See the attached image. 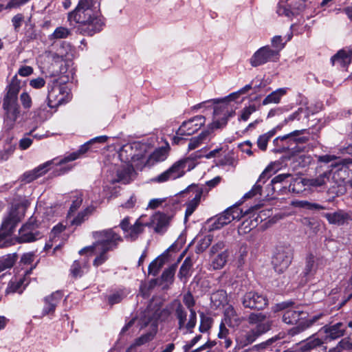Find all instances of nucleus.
Returning a JSON list of instances; mask_svg holds the SVG:
<instances>
[{
    "instance_id": "nucleus-56",
    "label": "nucleus",
    "mask_w": 352,
    "mask_h": 352,
    "mask_svg": "<svg viewBox=\"0 0 352 352\" xmlns=\"http://www.w3.org/2000/svg\"><path fill=\"white\" fill-rule=\"evenodd\" d=\"M350 164H352V158L341 159L338 157V160L333 162L331 165L329 166V167H330L331 169L336 168L338 170H340L343 167L348 166Z\"/></svg>"
},
{
    "instance_id": "nucleus-15",
    "label": "nucleus",
    "mask_w": 352,
    "mask_h": 352,
    "mask_svg": "<svg viewBox=\"0 0 352 352\" xmlns=\"http://www.w3.org/2000/svg\"><path fill=\"white\" fill-rule=\"evenodd\" d=\"M269 331V325L261 324L257 328L240 333L236 338L235 349H241L253 343L258 336Z\"/></svg>"
},
{
    "instance_id": "nucleus-61",
    "label": "nucleus",
    "mask_w": 352,
    "mask_h": 352,
    "mask_svg": "<svg viewBox=\"0 0 352 352\" xmlns=\"http://www.w3.org/2000/svg\"><path fill=\"white\" fill-rule=\"evenodd\" d=\"M219 300V305H220L221 303L225 302L227 299V294H226V292L221 289V290H218L216 292L213 293L211 296V300L213 301V300Z\"/></svg>"
},
{
    "instance_id": "nucleus-27",
    "label": "nucleus",
    "mask_w": 352,
    "mask_h": 352,
    "mask_svg": "<svg viewBox=\"0 0 352 352\" xmlns=\"http://www.w3.org/2000/svg\"><path fill=\"white\" fill-rule=\"evenodd\" d=\"M324 343V340L314 334L298 343L296 344V351L297 352H309L321 346Z\"/></svg>"
},
{
    "instance_id": "nucleus-52",
    "label": "nucleus",
    "mask_w": 352,
    "mask_h": 352,
    "mask_svg": "<svg viewBox=\"0 0 352 352\" xmlns=\"http://www.w3.org/2000/svg\"><path fill=\"white\" fill-rule=\"evenodd\" d=\"M212 241V236L210 234L206 235L200 239L197 245L196 250L197 252H202L206 250Z\"/></svg>"
},
{
    "instance_id": "nucleus-42",
    "label": "nucleus",
    "mask_w": 352,
    "mask_h": 352,
    "mask_svg": "<svg viewBox=\"0 0 352 352\" xmlns=\"http://www.w3.org/2000/svg\"><path fill=\"white\" fill-rule=\"evenodd\" d=\"M96 207L97 205L94 206V204H91L84 210L78 212V214L75 217H74L72 220H71L72 224L75 226H80L82 223L88 219L89 217L94 212Z\"/></svg>"
},
{
    "instance_id": "nucleus-34",
    "label": "nucleus",
    "mask_w": 352,
    "mask_h": 352,
    "mask_svg": "<svg viewBox=\"0 0 352 352\" xmlns=\"http://www.w3.org/2000/svg\"><path fill=\"white\" fill-rule=\"evenodd\" d=\"M146 223H143L140 219L136 220L135 223L124 234V238L129 241H135L143 232Z\"/></svg>"
},
{
    "instance_id": "nucleus-1",
    "label": "nucleus",
    "mask_w": 352,
    "mask_h": 352,
    "mask_svg": "<svg viewBox=\"0 0 352 352\" xmlns=\"http://www.w3.org/2000/svg\"><path fill=\"white\" fill-rule=\"evenodd\" d=\"M68 21L80 24V32L93 36L104 28V18L100 12V0H79L76 8L68 14Z\"/></svg>"
},
{
    "instance_id": "nucleus-20",
    "label": "nucleus",
    "mask_w": 352,
    "mask_h": 352,
    "mask_svg": "<svg viewBox=\"0 0 352 352\" xmlns=\"http://www.w3.org/2000/svg\"><path fill=\"white\" fill-rule=\"evenodd\" d=\"M275 173L276 170L272 164L267 166L262 172L252 188L245 194L244 198H251L258 195L261 196L263 195V192L262 185L264 184Z\"/></svg>"
},
{
    "instance_id": "nucleus-59",
    "label": "nucleus",
    "mask_w": 352,
    "mask_h": 352,
    "mask_svg": "<svg viewBox=\"0 0 352 352\" xmlns=\"http://www.w3.org/2000/svg\"><path fill=\"white\" fill-rule=\"evenodd\" d=\"M298 206L309 210H323L325 208L320 204L310 203L307 201H300L298 203Z\"/></svg>"
},
{
    "instance_id": "nucleus-38",
    "label": "nucleus",
    "mask_w": 352,
    "mask_h": 352,
    "mask_svg": "<svg viewBox=\"0 0 352 352\" xmlns=\"http://www.w3.org/2000/svg\"><path fill=\"white\" fill-rule=\"evenodd\" d=\"M288 89L287 87H283L272 91L263 99L262 104L267 105L272 103H279L281 98L287 93Z\"/></svg>"
},
{
    "instance_id": "nucleus-2",
    "label": "nucleus",
    "mask_w": 352,
    "mask_h": 352,
    "mask_svg": "<svg viewBox=\"0 0 352 352\" xmlns=\"http://www.w3.org/2000/svg\"><path fill=\"white\" fill-rule=\"evenodd\" d=\"M294 304L292 300L284 301L276 304L274 308L275 311L287 309L283 315V321L287 324H296L288 331V335L291 336L304 332L322 316L319 314L311 319H307V314L301 310L299 307H293Z\"/></svg>"
},
{
    "instance_id": "nucleus-43",
    "label": "nucleus",
    "mask_w": 352,
    "mask_h": 352,
    "mask_svg": "<svg viewBox=\"0 0 352 352\" xmlns=\"http://www.w3.org/2000/svg\"><path fill=\"white\" fill-rule=\"evenodd\" d=\"M192 267V261L190 257H187L182 264L178 274L179 278L186 283L190 276V270Z\"/></svg>"
},
{
    "instance_id": "nucleus-30",
    "label": "nucleus",
    "mask_w": 352,
    "mask_h": 352,
    "mask_svg": "<svg viewBox=\"0 0 352 352\" xmlns=\"http://www.w3.org/2000/svg\"><path fill=\"white\" fill-rule=\"evenodd\" d=\"M331 224L342 226L352 221L351 215L343 210H338L333 213H325L323 215Z\"/></svg>"
},
{
    "instance_id": "nucleus-63",
    "label": "nucleus",
    "mask_w": 352,
    "mask_h": 352,
    "mask_svg": "<svg viewBox=\"0 0 352 352\" xmlns=\"http://www.w3.org/2000/svg\"><path fill=\"white\" fill-rule=\"evenodd\" d=\"M239 146L242 152L250 156L253 155L254 151L251 149L252 143L250 140L243 142V143L240 144Z\"/></svg>"
},
{
    "instance_id": "nucleus-32",
    "label": "nucleus",
    "mask_w": 352,
    "mask_h": 352,
    "mask_svg": "<svg viewBox=\"0 0 352 352\" xmlns=\"http://www.w3.org/2000/svg\"><path fill=\"white\" fill-rule=\"evenodd\" d=\"M88 263L89 258L86 257L74 261L70 267V274L72 277L77 278L82 276L87 272Z\"/></svg>"
},
{
    "instance_id": "nucleus-48",
    "label": "nucleus",
    "mask_w": 352,
    "mask_h": 352,
    "mask_svg": "<svg viewBox=\"0 0 352 352\" xmlns=\"http://www.w3.org/2000/svg\"><path fill=\"white\" fill-rule=\"evenodd\" d=\"M212 319L206 316L203 312L200 313V324L199 330L201 333L207 332L212 327Z\"/></svg>"
},
{
    "instance_id": "nucleus-39",
    "label": "nucleus",
    "mask_w": 352,
    "mask_h": 352,
    "mask_svg": "<svg viewBox=\"0 0 352 352\" xmlns=\"http://www.w3.org/2000/svg\"><path fill=\"white\" fill-rule=\"evenodd\" d=\"M168 155V149L160 147L155 149L151 154H147L146 165L150 166L155 162L164 161Z\"/></svg>"
},
{
    "instance_id": "nucleus-47",
    "label": "nucleus",
    "mask_w": 352,
    "mask_h": 352,
    "mask_svg": "<svg viewBox=\"0 0 352 352\" xmlns=\"http://www.w3.org/2000/svg\"><path fill=\"white\" fill-rule=\"evenodd\" d=\"M248 322L250 324H256L254 328H257L261 324H267L269 325V330L271 328V322L267 320L265 316L262 314H251L248 318Z\"/></svg>"
},
{
    "instance_id": "nucleus-13",
    "label": "nucleus",
    "mask_w": 352,
    "mask_h": 352,
    "mask_svg": "<svg viewBox=\"0 0 352 352\" xmlns=\"http://www.w3.org/2000/svg\"><path fill=\"white\" fill-rule=\"evenodd\" d=\"M190 162V161L188 158L180 160L175 162L168 169L155 177L153 181L163 183L182 177L184 175L185 170Z\"/></svg>"
},
{
    "instance_id": "nucleus-4",
    "label": "nucleus",
    "mask_w": 352,
    "mask_h": 352,
    "mask_svg": "<svg viewBox=\"0 0 352 352\" xmlns=\"http://www.w3.org/2000/svg\"><path fill=\"white\" fill-rule=\"evenodd\" d=\"M30 202L25 197L14 201L9 210L8 214L4 218L0 230V248L10 245L6 237L11 234L16 225L24 217L26 209Z\"/></svg>"
},
{
    "instance_id": "nucleus-40",
    "label": "nucleus",
    "mask_w": 352,
    "mask_h": 352,
    "mask_svg": "<svg viewBox=\"0 0 352 352\" xmlns=\"http://www.w3.org/2000/svg\"><path fill=\"white\" fill-rule=\"evenodd\" d=\"M91 143H89V141L85 144H82L78 151L76 152H73L66 156H65L63 159L60 160H57L56 165L61 166L63 164L67 163L69 162H72L78 159L80 155L85 153L90 148Z\"/></svg>"
},
{
    "instance_id": "nucleus-45",
    "label": "nucleus",
    "mask_w": 352,
    "mask_h": 352,
    "mask_svg": "<svg viewBox=\"0 0 352 352\" xmlns=\"http://www.w3.org/2000/svg\"><path fill=\"white\" fill-rule=\"evenodd\" d=\"M177 268V264L175 263L171 265L167 269L164 270L161 276L162 281L168 284H172L174 280L175 274Z\"/></svg>"
},
{
    "instance_id": "nucleus-3",
    "label": "nucleus",
    "mask_w": 352,
    "mask_h": 352,
    "mask_svg": "<svg viewBox=\"0 0 352 352\" xmlns=\"http://www.w3.org/2000/svg\"><path fill=\"white\" fill-rule=\"evenodd\" d=\"M20 89L21 82L15 76L6 88V93L3 96L2 103V107L5 111V128L8 131L13 129L20 115V106L18 102Z\"/></svg>"
},
{
    "instance_id": "nucleus-12",
    "label": "nucleus",
    "mask_w": 352,
    "mask_h": 352,
    "mask_svg": "<svg viewBox=\"0 0 352 352\" xmlns=\"http://www.w3.org/2000/svg\"><path fill=\"white\" fill-rule=\"evenodd\" d=\"M243 215V211L238 206H232L212 219L211 230H219L233 220H239Z\"/></svg>"
},
{
    "instance_id": "nucleus-57",
    "label": "nucleus",
    "mask_w": 352,
    "mask_h": 352,
    "mask_svg": "<svg viewBox=\"0 0 352 352\" xmlns=\"http://www.w3.org/2000/svg\"><path fill=\"white\" fill-rule=\"evenodd\" d=\"M276 12L279 16H284L289 19H292L294 16V12L290 8L280 4L278 5Z\"/></svg>"
},
{
    "instance_id": "nucleus-9",
    "label": "nucleus",
    "mask_w": 352,
    "mask_h": 352,
    "mask_svg": "<svg viewBox=\"0 0 352 352\" xmlns=\"http://www.w3.org/2000/svg\"><path fill=\"white\" fill-rule=\"evenodd\" d=\"M48 89L47 105L51 109L65 104L71 99L67 86L61 85L57 80H54L52 85H49Z\"/></svg>"
},
{
    "instance_id": "nucleus-46",
    "label": "nucleus",
    "mask_w": 352,
    "mask_h": 352,
    "mask_svg": "<svg viewBox=\"0 0 352 352\" xmlns=\"http://www.w3.org/2000/svg\"><path fill=\"white\" fill-rule=\"evenodd\" d=\"M35 258V254L33 252H28L25 254H23V256L21 258V263L23 265H31V267L30 269L26 270L24 272L25 276L29 275L31 274L33 269H34L36 266V263L34 265H32L33 261Z\"/></svg>"
},
{
    "instance_id": "nucleus-64",
    "label": "nucleus",
    "mask_w": 352,
    "mask_h": 352,
    "mask_svg": "<svg viewBox=\"0 0 352 352\" xmlns=\"http://www.w3.org/2000/svg\"><path fill=\"white\" fill-rule=\"evenodd\" d=\"M339 347H340L342 351L344 350H351L352 349V341L349 338H344L342 339L338 343Z\"/></svg>"
},
{
    "instance_id": "nucleus-23",
    "label": "nucleus",
    "mask_w": 352,
    "mask_h": 352,
    "mask_svg": "<svg viewBox=\"0 0 352 352\" xmlns=\"http://www.w3.org/2000/svg\"><path fill=\"white\" fill-rule=\"evenodd\" d=\"M183 302L190 311V316L186 326L187 332L192 333H193V329L197 324V314L194 309L195 300L192 294L190 292H188L184 294L183 297Z\"/></svg>"
},
{
    "instance_id": "nucleus-60",
    "label": "nucleus",
    "mask_w": 352,
    "mask_h": 352,
    "mask_svg": "<svg viewBox=\"0 0 352 352\" xmlns=\"http://www.w3.org/2000/svg\"><path fill=\"white\" fill-rule=\"evenodd\" d=\"M318 162L324 163L326 164H328L330 163V165L338 160V157L334 155H319L317 157Z\"/></svg>"
},
{
    "instance_id": "nucleus-37",
    "label": "nucleus",
    "mask_w": 352,
    "mask_h": 352,
    "mask_svg": "<svg viewBox=\"0 0 352 352\" xmlns=\"http://www.w3.org/2000/svg\"><path fill=\"white\" fill-rule=\"evenodd\" d=\"M280 125H277L267 133L258 136L256 142L257 147L261 151H265L267 148V144L270 140L281 129Z\"/></svg>"
},
{
    "instance_id": "nucleus-36",
    "label": "nucleus",
    "mask_w": 352,
    "mask_h": 352,
    "mask_svg": "<svg viewBox=\"0 0 352 352\" xmlns=\"http://www.w3.org/2000/svg\"><path fill=\"white\" fill-rule=\"evenodd\" d=\"M175 316L178 320V329L185 330L184 333H190L187 332V311L183 305L179 302L175 309Z\"/></svg>"
},
{
    "instance_id": "nucleus-58",
    "label": "nucleus",
    "mask_w": 352,
    "mask_h": 352,
    "mask_svg": "<svg viewBox=\"0 0 352 352\" xmlns=\"http://www.w3.org/2000/svg\"><path fill=\"white\" fill-rule=\"evenodd\" d=\"M272 50H278V54L285 47V43H283V39L280 36H275L272 38Z\"/></svg>"
},
{
    "instance_id": "nucleus-44",
    "label": "nucleus",
    "mask_w": 352,
    "mask_h": 352,
    "mask_svg": "<svg viewBox=\"0 0 352 352\" xmlns=\"http://www.w3.org/2000/svg\"><path fill=\"white\" fill-rule=\"evenodd\" d=\"M228 253L227 250H223L221 253L218 254L216 257L214 258L211 263V267L214 270L221 269L226 263Z\"/></svg>"
},
{
    "instance_id": "nucleus-25",
    "label": "nucleus",
    "mask_w": 352,
    "mask_h": 352,
    "mask_svg": "<svg viewBox=\"0 0 352 352\" xmlns=\"http://www.w3.org/2000/svg\"><path fill=\"white\" fill-rule=\"evenodd\" d=\"M352 59V50L342 49L339 50L331 58L332 65L338 68L346 69Z\"/></svg>"
},
{
    "instance_id": "nucleus-29",
    "label": "nucleus",
    "mask_w": 352,
    "mask_h": 352,
    "mask_svg": "<svg viewBox=\"0 0 352 352\" xmlns=\"http://www.w3.org/2000/svg\"><path fill=\"white\" fill-rule=\"evenodd\" d=\"M16 146L14 135L8 133L4 139L3 149L0 151V162L9 159L15 151Z\"/></svg>"
},
{
    "instance_id": "nucleus-35",
    "label": "nucleus",
    "mask_w": 352,
    "mask_h": 352,
    "mask_svg": "<svg viewBox=\"0 0 352 352\" xmlns=\"http://www.w3.org/2000/svg\"><path fill=\"white\" fill-rule=\"evenodd\" d=\"M241 319L232 305L228 306L224 311V323L229 327H235L241 324Z\"/></svg>"
},
{
    "instance_id": "nucleus-7",
    "label": "nucleus",
    "mask_w": 352,
    "mask_h": 352,
    "mask_svg": "<svg viewBox=\"0 0 352 352\" xmlns=\"http://www.w3.org/2000/svg\"><path fill=\"white\" fill-rule=\"evenodd\" d=\"M116 227L104 229L93 233L96 245L100 246V250H104V252L113 250L123 241L122 237L116 232Z\"/></svg>"
},
{
    "instance_id": "nucleus-8",
    "label": "nucleus",
    "mask_w": 352,
    "mask_h": 352,
    "mask_svg": "<svg viewBox=\"0 0 352 352\" xmlns=\"http://www.w3.org/2000/svg\"><path fill=\"white\" fill-rule=\"evenodd\" d=\"M293 259V250L290 245L280 244L274 250L272 256V265L274 270L281 274L290 265Z\"/></svg>"
},
{
    "instance_id": "nucleus-21",
    "label": "nucleus",
    "mask_w": 352,
    "mask_h": 352,
    "mask_svg": "<svg viewBox=\"0 0 352 352\" xmlns=\"http://www.w3.org/2000/svg\"><path fill=\"white\" fill-rule=\"evenodd\" d=\"M56 163L57 159L55 158L52 160L47 161L42 164H40L33 170L26 171L22 175L21 181L24 182L25 183L32 182L34 179L45 175L50 168V166L52 164L56 165Z\"/></svg>"
},
{
    "instance_id": "nucleus-54",
    "label": "nucleus",
    "mask_w": 352,
    "mask_h": 352,
    "mask_svg": "<svg viewBox=\"0 0 352 352\" xmlns=\"http://www.w3.org/2000/svg\"><path fill=\"white\" fill-rule=\"evenodd\" d=\"M15 262V256L14 255H8L6 257L0 258V272L10 268Z\"/></svg>"
},
{
    "instance_id": "nucleus-51",
    "label": "nucleus",
    "mask_w": 352,
    "mask_h": 352,
    "mask_svg": "<svg viewBox=\"0 0 352 352\" xmlns=\"http://www.w3.org/2000/svg\"><path fill=\"white\" fill-rule=\"evenodd\" d=\"M23 285V280L20 279L18 281H10L8 283V285L6 289V294H14V293H19L21 294L23 292V289H21Z\"/></svg>"
},
{
    "instance_id": "nucleus-41",
    "label": "nucleus",
    "mask_w": 352,
    "mask_h": 352,
    "mask_svg": "<svg viewBox=\"0 0 352 352\" xmlns=\"http://www.w3.org/2000/svg\"><path fill=\"white\" fill-rule=\"evenodd\" d=\"M211 129H208L202 131L198 136L192 138L188 144V149L193 150L199 147L201 144L210 139Z\"/></svg>"
},
{
    "instance_id": "nucleus-19",
    "label": "nucleus",
    "mask_w": 352,
    "mask_h": 352,
    "mask_svg": "<svg viewBox=\"0 0 352 352\" xmlns=\"http://www.w3.org/2000/svg\"><path fill=\"white\" fill-rule=\"evenodd\" d=\"M242 304L245 308L263 309L267 305V299L263 294L248 292L242 297Z\"/></svg>"
},
{
    "instance_id": "nucleus-17",
    "label": "nucleus",
    "mask_w": 352,
    "mask_h": 352,
    "mask_svg": "<svg viewBox=\"0 0 352 352\" xmlns=\"http://www.w3.org/2000/svg\"><path fill=\"white\" fill-rule=\"evenodd\" d=\"M279 58L278 50H272L269 45L259 48L250 58L252 67H258L270 61H276Z\"/></svg>"
},
{
    "instance_id": "nucleus-53",
    "label": "nucleus",
    "mask_w": 352,
    "mask_h": 352,
    "mask_svg": "<svg viewBox=\"0 0 352 352\" xmlns=\"http://www.w3.org/2000/svg\"><path fill=\"white\" fill-rule=\"evenodd\" d=\"M70 34V30L64 27H58L50 36L51 39L65 38Z\"/></svg>"
},
{
    "instance_id": "nucleus-10",
    "label": "nucleus",
    "mask_w": 352,
    "mask_h": 352,
    "mask_svg": "<svg viewBox=\"0 0 352 352\" xmlns=\"http://www.w3.org/2000/svg\"><path fill=\"white\" fill-rule=\"evenodd\" d=\"M206 118L203 116H196L182 122L176 132L173 141L179 144L183 140L182 136L191 135L199 131L205 124Z\"/></svg>"
},
{
    "instance_id": "nucleus-33",
    "label": "nucleus",
    "mask_w": 352,
    "mask_h": 352,
    "mask_svg": "<svg viewBox=\"0 0 352 352\" xmlns=\"http://www.w3.org/2000/svg\"><path fill=\"white\" fill-rule=\"evenodd\" d=\"M321 260L312 254H309L306 258L305 266L304 269V276L306 277L313 276L320 267Z\"/></svg>"
},
{
    "instance_id": "nucleus-26",
    "label": "nucleus",
    "mask_w": 352,
    "mask_h": 352,
    "mask_svg": "<svg viewBox=\"0 0 352 352\" xmlns=\"http://www.w3.org/2000/svg\"><path fill=\"white\" fill-rule=\"evenodd\" d=\"M135 169H136L135 166L125 164L117 170V177L108 179V182L111 184L116 182L128 184L131 182L134 175Z\"/></svg>"
},
{
    "instance_id": "nucleus-55",
    "label": "nucleus",
    "mask_w": 352,
    "mask_h": 352,
    "mask_svg": "<svg viewBox=\"0 0 352 352\" xmlns=\"http://www.w3.org/2000/svg\"><path fill=\"white\" fill-rule=\"evenodd\" d=\"M257 108L255 104H250L248 107H244L241 110V115L239 118V120L247 121L250 116L256 111Z\"/></svg>"
},
{
    "instance_id": "nucleus-28",
    "label": "nucleus",
    "mask_w": 352,
    "mask_h": 352,
    "mask_svg": "<svg viewBox=\"0 0 352 352\" xmlns=\"http://www.w3.org/2000/svg\"><path fill=\"white\" fill-rule=\"evenodd\" d=\"M63 298V293L60 291H56L51 295L44 298V307L42 311V315L46 316L53 314L56 307Z\"/></svg>"
},
{
    "instance_id": "nucleus-6",
    "label": "nucleus",
    "mask_w": 352,
    "mask_h": 352,
    "mask_svg": "<svg viewBox=\"0 0 352 352\" xmlns=\"http://www.w3.org/2000/svg\"><path fill=\"white\" fill-rule=\"evenodd\" d=\"M161 313L159 307H152V305H149L147 308L142 312L139 323L141 328L150 326L151 331L142 335L135 341V344L140 346L152 340L157 331V321Z\"/></svg>"
},
{
    "instance_id": "nucleus-50",
    "label": "nucleus",
    "mask_w": 352,
    "mask_h": 352,
    "mask_svg": "<svg viewBox=\"0 0 352 352\" xmlns=\"http://www.w3.org/2000/svg\"><path fill=\"white\" fill-rule=\"evenodd\" d=\"M153 222L156 224V230H162L168 223V218L166 214L157 212L153 216Z\"/></svg>"
},
{
    "instance_id": "nucleus-16",
    "label": "nucleus",
    "mask_w": 352,
    "mask_h": 352,
    "mask_svg": "<svg viewBox=\"0 0 352 352\" xmlns=\"http://www.w3.org/2000/svg\"><path fill=\"white\" fill-rule=\"evenodd\" d=\"M243 214H250V217L248 219L244 220L239 226L238 231L240 234L250 232L267 217L265 211L259 210L258 206L250 208Z\"/></svg>"
},
{
    "instance_id": "nucleus-5",
    "label": "nucleus",
    "mask_w": 352,
    "mask_h": 352,
    "mask_svg": "<svg viewBox=\"0 0 352 352\" xmlns=\"http://www.w3.org/2000/svg\"><path fill=\"white\" fill-rule=\"evenodd\" d=\"M148 146L140 142L128 143L122 146L119 157L125 164L135 166L137 170H142L146 166Z\"/></svg>"
},
{
    "instance_id": "nucleus-18",
    "label": "nucleus",
    "mask_w": 352,
    "mask_h": 352,
    "mask_svg": "<svg viewBox=\"0 0 352 352\" xmlns=\"http://www.w3.org/2000/svg\"><path fill=\"white\" fill-rule=\"evenodd\" d=\"M305 129L296 130L290 133L283 136H278L273 140L274 144L278 147L277 151L283 152L286 150L292 149V144H296L297 142H305L302 138H296L298 135L302 134Z\"/></svg>"
},
{
    "instance_id": "nucleus-14",
    "label": "nucleus",
    "mask_w": 352,
    "mask_h": 352,
    "mask_svg": "<svg viewBox=\"0 0 352 352\" xmlns=\"http://www.w3.org/2000/svg\"><path fill=\"white\" fill-rule=\"evenodd\" d=\"M331 175V170H327L322 174H320L318 177L305 180L304 182L301 179H296L289 184V191L299 193L300 192H302V188L305 184L313 187L322 186L329 180Z\"/></svg>"
},
{
    "instance_id": "nucleus-62",
    "label": "nucleus",
    "mask_w": 352,
    "mask_h": 352,
    "mask_svg": "<svg viewBox=\"0 0 352 352\" xmlns=\"http://www.w3.org/2000/svg\"><path fill=\"white\" fill-rule=\"evenodd\" d=\"M20 100L24 109H30L32 106V98L27 92H23L20 96Z\"/></svg>"
},
{
    "instance_id": "nucleus-49",
    "label": "nucleus",
    "mask_w": 352,
    "mask_h": 352,
    "mask_svg": "<svg viewBox=\"0 0 352 352\" xmlns=\"http://www.w3.org/2000/svg\"><path fill=\"white\" fill-rule=\"evenodd\" d=\"M127 295V292L124 289H120L113 292L108 297V302L111 305L119 303Z\"/></svg>"
},
{
    "instance_id": "nucleus-31",
    "label": "nucleus",
    "mask_w": 352,
    "mask_h": 352,
    "mask_svg": "<svg viewBox=\"0 0 352 352\" xmlns=\"http://www.w3.org/2000/svg\"><path fill=\"white\" fill-rule=\"evenodd\" d=\"M345 327L342 322H338L330 326H324L321 331L326 333L325 340H336L342 337L345 332Z\"/></svg>"
},
{
    "instance_id": "nucleus-24",
    "label": "nucleus",
    "mask_w": 352,
    "mask_h": 352,
    "mask_svg": "<svg viewBox=\"0 0 352 352\" xmlns=\"http://www.w3.org/2000/svg\"><path fill=\"white\" fill-rule=\"evenodd\" d=\"M192 192V195H194V197L186 204L185 218L187 219L194 212L199 205L202 190L196 185H190L183 192Z\"/></svg>"
},
{
    "instance_id": "nucleus-22",
    "label": "nucleus",
    "mask_w": 352,
    "mask_h": 352,
    "mask_svg": "<svg viewBox=\"0 0 352 352\" xmlns=\"http://www.w3.org/2000/svg\"><path fill=\"white\" fill-rule=\"evenodd\" d=\"M234 112L230 110L228 107H216L214 110V120L211 124L212 129H219L226 125L230 118L232 117Z\"/></svg>"
},
{
    "instance_id": "nucleus-11",
    "label": "nucleus",
    "mask_w": 352,
    "mask_h": 352,
    "mask_svg": "<svg viewBox=\"0 0 352 352\" xmlns=\"http://www.w3.org/2000/svg\"><path fill=\"white\" fill-rule=\"evenodd\" d=\"M38 223L34 217H31L28 222L19 230L17 241L19 243H31L43 236L38 230Z\"/></svg>"
}]
</instances>
